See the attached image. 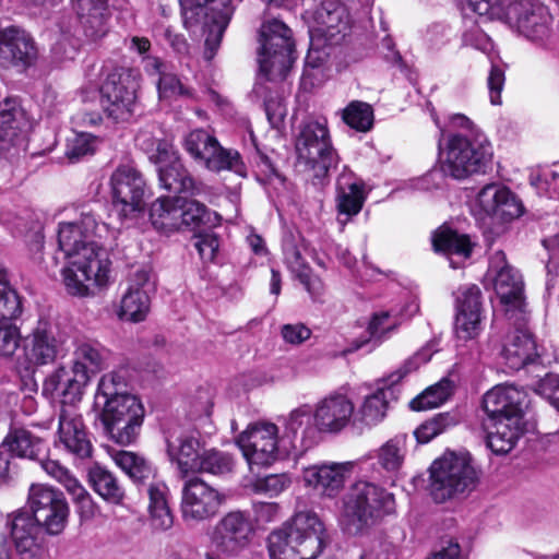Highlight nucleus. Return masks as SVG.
<instances>
[{
    "mask_svg": "<svg viewBox=\"0 0 559 559\" xmlns=\"http://www.w3.org/2000/svg\"><path fill=\"white\" fill-rule=\"evenodd\" d=\"M107 231L93 213H82L74 222L59 224L58 245L67 265L62 270L63 284L72 296L90 297L107 284L109 260L97 238Z\"/></svg>",
    "mask_w": 559,
    "mask_h": 559,
    "instance_id": "f257e3e1",
    "label": "nucleus"
},
{
    "mask_svg": "<svg viewBox=\"0 0 559 559\" xmlns=\"http://www.w3.org/2000/svg\"><path fill=\"white\" fill-rule=\"evenodd\" d=\"M95 404L102 408V421L111 440L120 445H129L138 439L144 419V407L128 391V382L121 371L102 376Z\"/></svg>",
    "mask_w": 559,
    "mask_h": 559,
    "instance_id": "f03ea898",
    "label": "nucleus"
},
{
    "mask_svg": "<svg viewBox=\"0 0 559 559\" xmlns=\"http://www.w3.org/2000/svg\"><path fill=\"white\" fill-rule=\"evenodd\" d=\"M111 353L98 341L78 337L73 341L71 366H60L43 383V393L62 397L64 404H76L92 377L109 366Z\"/></svg>",
    "mask_w": 559,
    "mask_h": 559,
    "instance_id": "7ed1b4c3",
    "label": "nucleus"
},
{
    "mask_svg": "<svg viewBox=\"0 0 559 559\" xmlns=\"http://www.w3.org/2000/svg\"><path fill=\"white\" fill-rule=\"evenodd\" d=\"M325 546V527L311 511L298 512L267 537L271 559H317Z\"/></svg>",
    "mask_w": 559,
    "mask_h": 559,
    "instance_id": "20e7f679",
    "label": "nucleus"
},
{
    "mask_svg": "<svg viewBox=\"0 0 559 559\" xmlns=\"http://www.w3.org/2000/svg\"><path fill=\"white\" fill-rule=\"evenodd\" d=\"M394 511V495L371 481L354 483L343 497V516L355 534L379 524Z\"/></svg>",
    "mask_w": 559,
    "mask_h": 559,
    "instance_id": "39448f33",
    "label": "nucleus"
},
{
    "mask_svg": "<svg viewBox=\"0 0 559 559\" xmlns=\"http://www.w3.org/2000/svg\"><path fill=\"white\" fill-rule=\"evenodd\" d=\"M492 155V146L484 133H476L472 138L463 133H450L441 169L454 179H466L486 173Z\"/></svg>",
    "mask_w": 559,
    "mask_h": 559,
    "instance_id": "423d86ee",
    "label": "nucleus"
},
{
    "mask_svg": "<svg viewBox=\"0 0 559 559\" xmlns=\"http://www.w3.org/2000/svg\"><path fill=\"white\" fill-rule=\"evenodd\" d=\"M298 165L302 166L313 185H321L331 167L337 164L325 119L306 121L296 140Z\"/></svg>",
    "mask_w": 559,
    "mask_h": 559,
    "instance_id": "0eeeda50",
    "label": "nucleus"
},
{
    "mask_svg": "<svg viewBox=\"0 0 559 559\" xmlns=\"http://www.w3.org/2000/svg\"><path fill=\"white\" fill-rule=\"evenodd\" d=\"M258 61L269 81L284 80L290 70L295 43L292 29L282 21H265L260 28Z\"/></svg>",
    "mask_w": 559,
    "mask_h": 559,
    "instance_id": "6e6552de",
    "label": "nucleus"
},
{
    "mask_svg": "<svg viewBox=\"0 0 559 559\" xmlns=\"http://www.w3.org/2000/svg\"><path fill=\"white\" fill-rule=\"evenodd\" d=\"M477 472L471 460L464 455L447 453L436 460L430 468V495L436 502L445 500L475 489Z\"/></svg>",
    "mask_w": 559,
    "mask_h": 559,
    "instance_id": "1a4fd4ad",
    "label": "nucleus"
},
{
    "mask_svg": "<svg viewBox=\"0 0 559 559\" xmlns=\"http://www.w3.org/2000/svg\"><path fill=\"white\" fill-rule=\"evenodd\" d=\"M179 2L186 24L203 25L204 57L209 61L212 60L234 13L231 0H179Z\"/></svg>",
    "mask_w": 559,
    "mask_h": 559,
    "instance_id": "9d476101",
    "label": "nucleus"
},
{
    "mask_svg": "<svg viewBox=\"0 0 559 559\" xmlns=\"http://www.w3.org/2000/svg\"><path fill=\"white\" fill-rule=\"evenodd\" d=\"M141 74L132 68L110 72L100 87V106L108 118L127 121L134 111Z\"/></svg>",
    "mask_w": 559,
    "mask_h": 559,
    "instance_id": "9b49d317",
    "label": "nucleus"
},
{
    "mask_svg": "<svg viewBox=\"0 0 559 559\" xmlns=\"http://www.w3.org/2000/svg\"><path fill=\"white\" fill-rule=\"evenodd\" d=\"M491 20L503 21L525 37L537 40L547 36L552 17L538 0H496Z\"/></svg>",
    "mask_w": 559,
    "mask_h": 559,
    "instance_id": "f8f14e48",
    "label": "nucleus"
},
{
    "mask_svg": "<svg viewBox=\"0 0 559 559\" xmlns=\"http://www.w3.org/2000/svg\"><path fill=\"white\" fill-rule=\"evenodd\" d=\"M187 153L199 164L212 171L231 170L239 176L246 175L240 154L224 148L218 140L204 129L189 132L183 140Z\"/></svg>",
    "mask_w": 559,
    "mask_h": 559,
    "instance_id": "ddd939ff",
    "label": "nucleus"
},
{
    "mask_svg": "<svg viewBox=\"0 0 559 559\" xmlns=\"http://www.w3.org/2000/svg\"><path fill=\"white\" fill-rule=\"evenodd\" d=\"M27 502L33 520L48 534L58 535L64 530L69 506L61 491L46 485H32Z\"/></svg>",
    "mask_w": 559,
    "mask_h": 559,
    "instance_id": "4468645a",
    "label": "nucleus"
},
{
    "mask_svg": "<svg viewBox=\"0 0 559 559\" xmlns=\"http://www.w3.org/2000/svg\"><path fill=\"white\" fill-rule=\"evenodd\" d=\"M253 535L254 527L249 513L235 510L218 520L210 540L217 554L234 557L250 545Z\"/></svg>",
    "mask_w": 559,
    "mask_h": 559,
    "instance_id": "2eb2a0df",
    "label": "nucleus"
},
{
    "mask_svg": "<svg viewBox=\"0 0 559 559\" xmlns=\"http://www.w3.org/2000/svg\"><path fill=\"white\" fill-rule=\"evenodd\" d=\"M67 334L47 321L38 320L29 334L23 340L25 359L33 366H46L52 364L58 357L63 356L67 347Z\"/></svg>",
    "mask_w": 559,
    "mask_h": 559,
    "instance_id": "dca6fc26",
    "label": "nucleus"
},
{
    "mask_svg": "<svg viewBox=\"0 0 559 559\" xmlns=\"http://www.w3.org/2000/svg\"><path fill=\"white\" fill-rule=\"evenodd\" d=\"M277 437L278 429L272 423H255L238 436L237 444L251 471L254 466H270L277 460Z\"/></svg>",
    "mask_w": 559,
    "mask_h": 559,
    "instance_id": "f3484780",
    "label": "nucleus"
},
{
    "mask_svg": "<svg viewBox=\"0 0 559 559\" xmlns=\"http://www.w3.org/2000/svg\"><path fill=\"white\" fill-rule=\"evenodd\" d=\"M489 274L493 280V288L506 312L523 311L525 306L524 283L522 275L508 264L503 251H496L489 259Z\"/></svg>",
    "mask_w": 559,
    "mask_h": 559,
    "instance_id": "a211bd4d",
    "label": "nucleus"
},
{
    "mask_svg": "<svg viewBox=\"0 0 559 559\" xmlns=\"http://www.w3.org/2000/svg\"><path fill=\"white\" fill-rule=\"evenodd\" d=\"M181 493V513L187 522L213 518L225 501L223 493L199 477L186 480Z\"/></svg>",
    "mask_w": 559,
    "mask_h": 559,
    "instance_id": "6ab92c4d",
    "label": "nucleus"
},
{
    "mask_svg": "<svg viewBox=\"0 0 559 559\" xmlns=\"http://www.w3.org/2000/svg\"><path fill=\"white\" fill-rule=\"evenodd\" d=\"M114 205L123 217L143 210L145 181L132 165H120L110 177Z\"/></svg>",
    "mask_w": 559,
    "mask_h": 559,
    "instance_id": "aec40b11",
    "label": "nucleus"
},
{
    "mask_svg": "<svg viewBox=\"0 0 559 559\" xmlns=\"http://www.w3.org/2000/svg\"><path fill=\"white\" fill-rule=\"evenodd\" d=\"M306 12L311 13L317 31L331 45L340 44L349 31V15L338 0H302Z\"/></svg>",
    "mask_w": 559,
    "mask_h": 559,
    "instance_id": "412c9836",
    "label": "nucleus"
},
{
    "mask_svg": "<svg viewBox=\"0 0 559 559\" xmlns=\"http://www.w3.org/2000/svg\"><path fill=\"white\" fill-rule=\"evenodd\" d=\"M59 413L57 430V445L62 447L75 459L84 460L91 457L93 445L90 440L82 415L75 408V404H64Z\"/></svg>",
    "mask_w": 559,
    "mask_h": 559,
    "instance_id": "4be33fe9",
    "label": "nucleus"
},
{
    "mask_svg": "<svg viewBox=\"0 0 559 559\" xmlns=\"http://www.w3.org/2000/svg\"><path fill=\"white\" fill-rule=\"evenodd\" d=\"M11 538L20 559H45L43 527L27 511H17L8 518Z\"/></svg>",
    "mask_w": 559,
    "mask_h": 559,
    "instance_id": "5701e85b",
    "label": "nucleus"
},
{
    "mask_svg": "<svg viewBox=\"0 0 559 559\" xmlns=\"http://www.w3.org/2000/svg\"><path fill=\"white\" fill-rule=\"evenodd\" d=\"M454 332L460 340L476 338L483 330L481 292L475 284L461 286L455 293Z\"/></svg>",
    "mask_w": 559,
    "mask_h": 559,
    "instance_id": "b1692460",
    "label": "nucleus"
},
{
    "mask_svg": "<svg viewBox=\"0 0 559 559\" xmlns=\"http://www.w3.org/2000/svg\"><path fill=\"white\" fill-rule=\"evenodd\" d=\"M355 404L344 393L332 392L314 406V428L319 432L338 433L354 425Z\"/></svg>",
    "mask_w": 559,
    "mask_h": 559,
    "instance_id": "393cba45",
    "label": "nucleus"
},
{
    "mask_svg": "<svg viewBox=\"0 0 559 559\" xmlns=\"http://www.w3.org/2000/svg\"><path fill=\"white\" fill-rule=\"evenodd\" d=\"M355 462H322L307 466L302 478L320 496L335 498L344 489L346 480L354 472Z\"/></svg>",
    "mask_w": 559,
    "mask_h": 559,
    "instance_id": "a878e982",
    "label": "nucleus"
},
{
    "mask_svg": "<svg viewBox=\"0 0 559 559\" xmlns=\"http://www.w3.org/2000/svg\"><path fill=\"white\" fill-rule=\"evenodd\" d=\"M167 454L182 476L195 473L202 455L200 432L193 429H174L166 438Z\"/></svg>",
    "mask_w": 559,
    "mask_h": 559,
    "instance_id": "bb28decb",
    "label": "nucleus"
},
{
    "mask_svg": "<svg viewBox=\"0 0 559 559\" xmlns=\"http://www.w3.org/2000/svg\"><path fill=\"white\" fill-rule=\"evenodd\" d=\"M524 399V392L514 385L493 386L483 397V408L487 414V421L520 420L523 418Z\"/></svg>",
    "mask_w": 559,
    "mask_h": 559,
    "instance_id": "cd10ccee",
    "label": "nucleus"
},
{
    "mask_svg": "<svg viewBox=\"0 0 559 559\" xmlns=\"http://www.w3.org/2000/svg\"><path fill=\"white\" fill-rule=\"evenodd\" d=\"M37 58L34 40L24 31L16 27L0 29V64L26 69Z\"/></svg>",
    "mask_w": 559,
    "mask_h": 559,
    "instance_id": "c85d7f7f",
    "label": "nucleus"
},
{
    "mask_svg": "<svg viewBox=\"0 0 559 559\" xmlns=\"http://www.w3.org/2000/svg\"><path fill=\"white\" fill-rule=\"evenodd\" d=\"M481 211L502 221L518 218L523 213L521 200L507 187L498 183L486 185L477 194Z\"/></svg>",
    "mask_w": 559,
    "mask_h": 559,
    "instance_id": "c756f323",
    "label": "nucleus"
},
{
    "mask_svg": "<svg viewBox=\"0 0 559 559\" xmlns=\"http://www.w3.org/2000/svg\"><path fill=\"white\" fill-rule=\"evenodd\" d=\"M284 261L294 276L302 284L312 300L317 301L323 294L322 280L312 273L294 240L287 239L283 245Z\"/></svg>",
    "mask_w": 559,
    "mask_h": 559,
    "instance_id": "7c9ffc66",
    "label": "nucleus"
},
{
    "mask_svg": "<svg viewBox=\"0 0 559 559\" xmlns=\"http://www.w3.org/2000/svg\"><path fill=\"white\" fill-rule=\"evenodd\" d=\"M501 355L506 364L514 370L534 361L538 357V352L532 333L526 329H516L509 333Z\"/></svg>",
    "mask_w": 559,
    "mask_h": 559,
    "instance_id": "2f4dec72",
    "label": "nucleus"
},
{
    "mask_svg": "<svg viewBox=\"0 0 559 559\" xmlns=\"http://www.w3.org/2000/svg\"><path fill=\"white\" fill-rule=\"evenodd\" d=\"M74 8L87 38L96 40L107 33L108 0H74Z\"/></svg>",
    "mask_w": 559,
    "mask_h": 559,
    "instance_id": "473e14b6",
    "label": "nucleus"
},
{
    "mask_svg": "<svg viewBox=\"0 0 559 559\" xmlns=\"http://www.w3.org/2000/svg\"><path fill=\"white\" fill-rule=\"evenodd\" d=\"M38 461L47 475L60 483L72 496L81 513L87 518L93 516L95 507L90 493L69 469L62 466L58 461L43 460L41 457Z\"/></svg>",
    "mask_w": 559,
    "mask_h": 559,
    "instance_id": "72a5a7b5",
    "label": "nucleus"
},
{
    "mask_svg": "<svg viewBox=\"0 0 559 559\" xmlns=\"http://www.w3.org/2000/svg\"><path fill=\"white\" fill-rule=\"evenodd\" d=\"M1 448L21 459L40 460L47 450L45 441L26 428L12 427Z\"/></svg>",
    "mask_w": 559,
    "mask_h": 559,
    "instance_id": "f704fd0d",
    "label": "nucleus"
},
{
    "mask_svg": "<svg viewBox=\"0 0 559 559\" xmlns=\"http://www.w3.org/2000/svg\"><path fill=\"white\" fill-rule=\"evenodd\" d=\"M485 425L489 430L487 437L488 447L496 454L509 453L515 447L518 440L525 430V423L523 418L516 421H486Z\"/></svg>",
    "mask_w": 559,
    "mask_h": 559,
    "instance_id": "c9c22d12",
    "label": "nucleus"
},
{
    "mask_svg": "<svg viewBox=\"0 0 559 559\" xmlns=\"http://www.w3.org/2000/svg\"><path fill=\"white\" fill-rule=\"evenodd\" d=\"M391 393L389 386H382L365 396L357 411L355 409L354 426L372 428L379 425L386 416L388 397Z\"/></svg>",
    "mask_w": 559,
    "mask_h": 559,
    "instance_id": "e433bc0d",
    "label": "nucleus"
},
{
    "mask_svg": "<svg viewBox=\"0 0 559 559\" xmlns=\"http://www.w3.org/2000/svg\"><path fill=\"white\" fill-rule=\"evenodd\" d=\"M336 190L338 213L348 217L357 215L366 200L364 185L358 182L352 174H343L337 179Z\"/></svg>",
    "mask_w": 559,
    "mask_h": 559,
    "instance_id": "4c0bfd02",
    "label": "nucleus"
},
{
    "mask_svg": "<svg viewBox=\"0 0 559 559\" xmlns=\"http://www.w3.org/2000/svg\"><path fill=\"white\" fill-rule=\"evenodd\" d=\"M180 198H158L150 207V219L155 229L171 234L180 230Z\"/></svg>",
    "mask_w": 559,
    "mask_h": 559,
    "instance_id": "58836bf2",
    "label": "nucleus"
},
{
    "mask_svg": "<svg viewBox=\"0 0 559 559\" xmlns=\"http://www.w3.org/2000/svg\"><path fill=\"white\" fill-rule=\"evenodd\" d=\"M147 493L152 526L158 531L170 528L174 519L167 501V486L162 481L153 483L148 486Z\"/></svg>",
    "mask_w": 559,
    "mask_h": 559,
    "instance_id": "ea45409f",
    "label": "nucleus"
},
{
    "mask_svg": "<svg viewBox=\"0 0 559 559\" xmlns=\"http://www.w3.org/2000/svg\"><path fill=\"white\" fill-rule=\"evenodd\" d=\"M157 171L160 186L170 192L195 194L200 191L194 179L183 168L180 159L159 166Z\"/></svg>",
    "mask_w": 559,
    "mask_h": 559,
    "instance_id": "a19ab883",
    "label": "nucleus"
},
{
    "mask_svg": "<svg viewBox=\"0 0 559 559\" xmlns=\"http://www.w3.org/2000/svg\"><path fill=\"white\" fill-rule=\"evenodd\" d=\"M432 246L437 252L455 254L467 259L472 253L473 245L467 235L459 234L447 226H441L432 236Z\"/></svg>",
    "mask_w": 559,
    "mask_h": 559,
    "instance_id": "79ce46f5",
    "label": "nucleus"
},
{
    "mask_svg": "<svg viewBox=\"0 0 559 559\" xmlns=\"http://www.w3.org/2000/svg\"><path fill=\"white\" fill-rule=\"evenodd\" d=\"M90 483L104 500L112 504H119L124 498V490L116 476L106 468L95 465L88 473Z\"/></svg>",
    "mask_w": 559,
    "mask_h": 559,
    "instance_id": "37998d69",
    "label": "nucleus"
},
{
    "mask_svg": "<svg viewBox=\"0 0 559 559\" xmlns=\"http://www.w3.org/2000/svg\"><path fill=\"white\" fill-rule=\"evenodd\" d=\"M180 229L182 227L197 228L200 226H214L218 222V215L211 212L204 204L195 200L179 202Z\"/></svg>",
    "mask_w": 559,
    "mask_h": 559,
    "instance_id": "c03bdc74",
    "label": "nucleus"
},
{
    "mask_svg": "<svg viewBox=\"0 0 559 559\" xmlns=\"http://www.w3.org/2000/svg\"><path fill=\"white\" fill-rule=\"evenodd\" d=\"M150 308L151 297L144 293L126 290L121 297L117 316L120 320L138 323L146 319Z\"/></svg>",
    "mask_w": 559,
    "mask_h": 559,
    "instance_id": "a18cd8bd",
    "label": "nucleus"
},
{
    "mask_svg": "<svg viewBox=\"0 0 559 559\" xmlns=\"http://www.w3.org/2000/svg\"><path fill=\"white\" fill-rule=\"evenodd\" d=\"M406 454V437L399 435L389 439L377 450L378 464L389 473L397 472Z\"/></svg>",
    "mask_w": 559,
    "mask_h": 559,
    "instance_id": "49530a36",
    "label": "nucleus"
},
{
    "mask_svg": "<svg viewBox=\"0 0 559 559\" xmlns=\"http://www.w3.org/2000/svg\"><path fill=\"white\" fill-rule=\"evenodd\" d=\"M112 459L134 481L142 483L154 475L151 464L134 452L117 451Z\"/></svg>",
    "mask_w": 559,
    "mask_h": 559,
    "instance_id": "de8ad7c7",
    "label": "nucleus"
},
{
    "mask_svg": "<svg viewBox=\"0 0 559 559\" xmlns=\"http://www.w3.org/2000/svg\"><path fill=\"white\" fill-rule=\"evenodd\" d=\"M342 119L352 129L367 132L373 124V109L365 102L353 100L342 110Z\"/></svg>",
    "mask_w": 559,
    "mask_h": 559,
    "instance_id": "09e8293b",
    "label": "nucleus"
},
{
    "mask_svg": "<svg viewBox=\"0 0 559 559\" xmlns=\"http://www.w3.org/2000/svg\"><path fill=\"white\" fill-rule=\"evenodd\" d=\"M197 464L195 473L225 475L234 469V459L230 454L215 449L205 450Z\"/></svg>",
    "mask_w": 559,
    "mask_h": 559,
    "instance_id": "8fccbe9b",
    "label": "nucleus"
},
{
    "mask_svg": "<svg viewBox=\"0 0 559 559\" xmlns=\"http://www.w3.org/2000/svg\"><path fill=\"white\" fill-rule=\"evenodd\" d=\"M451 394V382L442 380L429 386L421 394L413 399L409 406L413 411H426L440 406Z\"/></svg>",
    "mask_w": 559,
    "mask_h": 559,
    "instance_id": "3c124183",
    "label": "nucleus"
},
{
    "mask_svg": "<svg viewBox=\"0 0 559 559\" xmlns=\"http://www.w3.org/2000/svg\"><path fill=\"white\" fill-rule=\"evenodd\" d=\"M19 114L16 102L4 98L0 102V150H5L17 135L15 117Z\"/></svg>",
    "mask_w": 559,
    "mask_h": 559,
    "instance_id": "603ef678",
    "label": "nucleus"
},
{
    "mask_svg": "<svg viewBox=\"0 0 559 559\" xmlns=\"http://www.w3.org/2000/svg\"><path fill=\"white\" fill-rule=\"evenodd\" d=\"M22 310L21 298L10 286L8 272L0 269V316L3 319H16L21 316Z\"/></svg>",
    "mask_w": 559,
    "mask_h": 559,
    "instance_id": "864d4df0",
    "label": "nucleus"
},
{
    "mask_svg": "<svg viewBox=\"0 0 559 559\" xmlns=\"http://www.w3.org/2000/svg\"><path fill=\"white\" fill-rule=\"evenodd\" d=\"M400 324L401 319L396 313L388 310H380L371 316L367 331L371 340L381 342L394 332Z\"/></svg>",
    "mask_w": 559,
    "mask_h": 559,
    "instance_id": "5fc2aeb1",
    "label": "nucleus"
},
{
    "mask_svg": "<svg viewBox=\"0 0 559 559\" xmlns=\"http://www.w3.org/2000/svg\"><path fill=\"white\" fill-rule=\"evenodd\" d=\"M459 423L456 416L449 413H442L432 419L425 421L415 430V437L418 442L427 443L445 429L455 426Z\"/></svg>",
    "mask_w": 559,
    "mask_h": 559,
    "instance_id": "6e6d98bb",
    "label": "nucleus"
},
{
    "mask_svg": "<svg viewBox=\"0 0 559 559\" xmlns=\"http://www.w3.org/2000/svg\"><path fill=\"white\" fill-rule=\"evenodd\" d=\"M286 429L294 435L299 430L304 435L317 430L314 428V407L306 404L293 409L286 420Z\"/></svg>",
    "mask_w": 559,
    "mask_h": 559,
    "instance_id": "4d7b16f0",
    "label": "nucleus"
},
{
    "mask_svg": "<svg viewBox=\"0 0 559 559\" xmlns=\"http://www.w3.org/2000/svg\"><path fill=\"white\" fill-rule=\"evenodd\" d=\"M97 142V138L91 133H75L68 139L66 156L71 162H78L80 158L93 154Z\"/></svg>",
    "mask_w": 559,
    "mask_h": 559,
    "instance_id": "13d9d810",
    "label": "nucleus"
},
{
    "mask_svg": "<svg viewBox=\"0 0 559 559\" xmlns=\"http://www.w3.org/2000/svg\"><path fill=\"white\" fill-rule=\"evenodd\" d=\"M158 95L160 98L173 99L178 97L190 98L192 91L185 86L173 73H163L157 82Z\"/></svg>",
    "mask_w": 559,
    "mask_h": 559,
    "instance_id": "bf43d9fd",
    "label": "nucleus"
},
{
    "mask_svg": "<svg viewBox=\"0 0 559 559\" xmlns=\"http://www.w3.org/2000/svg\"><path fill=\"white\" fill-rule=\"evenodd\" d=\"M20 341L19 328L0 320V357H11L19 348Z\"/></svg>",
    "mask_w": 559,
    "mask_h": 559,
    "instance_id": "052dcab7",
    "label": "nucleus"
},
{
    "mask_svg": "<svg viewBox=\"0 0 559 559\" xmlns=\"http://www.w3.org/2000/svg\"><path fill=\"white\" fill-rule=\"evenodd\" d=\"M126 290H135L144 293L147 297L155 290V280L148 267H138L128 278V287Z\"/></svg>",
    "mask_w": 559,
    "mask_h": 559,
    "instance_id": "680f3d73",
    "label": "nucleus"
},
{
    "mask_svg": "<svg viewBox=\"0 0 559 559\" xmlns=\"http://www.w3.org/2000/svg\"><path fill=\"white\" fill-rule=\"evenodd\" d=\"M534 391L550 401L559 411V376L547 373L535 385Z\"/></svg>",
    "mask_w": 559,
    "mask_h": 559,
    "instance_id": "e2e57ef3",
    "label": "nucleus"
},
{
    "mask_svg": "<svg viewBox=\"0 0 559 559\" xmlns=\"http://www.w3.org/2000/svg\"><path fill=\"white\" fill-rule=\"evenodd\" d=\"M290 485V479L285 474H272L260 478L255 483V489L261 492L276 496Z\"/></svg>",
    "mask_w": 559,
    "mask_h": 559,
    "instance_id": "0e129e2a",
    "label": "nucleus"
},
{
    "mask_svg": "<svg viewBox=\"0 0 559 559\" xmlns=\"http://www.w3.org/2000/svg\"><path fill=\"white\" fill-rule=\"evenodd\" d=\"M148 158L152 163L159 166H165L179 159L173 143L166 139H159L157 141Z\"/></svg>",
    "mask_w": 559,
    "mask_h": 559,
    "instance_id": "69168bd1",
    "label": "nucleus"
},
{
    "mask_svg": "<svg viewBox=\"0 0 559 559\" xmlns=\"http://www.w3.org/2000/svg\"><path fill=\"white\" fill-rule=\"evenodd\" d=\"M194 247L203 261H213L219 247L218 238L214 234L199 235Z\"/></svg>",
    "mask_w": 559,
    "mask_h": 559,
    "instance_id": "338daca9",
    "label": "nucleus"
},
{
    "mask_svg": "<svg viewBox=\"0 0 559 559\" xmlns=\"http://www.w3.org/2000/svg\"><path fill=\"white\" fill-rule=\"evenodd\" d=\"M536 188L539 192H545L550 199L559 201V173L544 171L536 181Z\"/></svg>",
    "mask_w": 559,
    "mask_h": 559,
    "instance_id": "774afa93",
    "label": "nucleus"
}]
</instances>
